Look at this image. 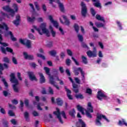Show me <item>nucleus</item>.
<instances>
[{"mask_svg":"<svg viewBox=\"0 0 127 127\" xmlns=\"http://www.w3.org/2000/svg\"><path fill=\"white\" fill-rule=\"evenodd\" d=\"M49 76L50 77V80H49L50 84H51V85H53V86L54 87H55V88H56V89H57V90H59V89H60L59 86H58L56 84V82L54 81V78H53V76H51L49 74Z\"/></svg>","mask_w":127,"mask_h":127,"instance_id":"obj_11","label":"nucleus"},{"mask_svg":"<svg viewBox=\"0 0 127 127\" xmlns=\"http://www.w3.org/2000/svg\"><path fill=\"white\" fill-rule=\"evenodd\" d=\"M23 56L25 59H28V60H32L33 59V56L29 55L26 52L23 53Z\"/></svg>","mask_w":127,"mask_h":127,"instance_id":"obj_19","label":"nucleus"},{"mask_svg":"<svg viewBox=\"0 0 127 127\" xmlns=\"http://www.w3.org/2000/svg\"><path fill=\"white\" fill-rule=\"evenodd\" d=\"M46 26L47 24L46 23H42L41 24L39 28H37L36 26L33 25L32 26V28L31 29V32H33V33H34V30H37L40 35H42V34H47L48 30H47V28H46Z\"/></svg>","mask_w":127,"mask_h":127,"instance_id":"obj_2","label":"nucleus"},{"mask_svg":"<svg viewBox=\"0 0 127 127\" xmlns=\"http://www.w3.org/2000/svg\"><path fill=\"white\" fill-rule=\"evenodd\" d=\"M19 42L23 45H25L27 48H31V42L26 39L20 38Z\"/></svg>","mask_w":127,"mask_h":127,"instance_id":"obj_9","label":"nucleus"},{"mask_svg":"<svg viewBox=\"0 0 127 127\" xmlns=\"http://www.w3.org/2000/svg\"><path fill=\"white\" fill-rule=\"evenodd\" d=\"M78 71H80L81 74V76H82V80L83 81V82L85 83V73L84 71H83V69L81 68V67H78L77 68H75L74 70V73L76 76H78L79 75V73Z\"/></svg>","mask_w":127,"mask_h":127,"instance_id":"obj_10","label":"nucleus"},{"mask_svg":"<svg viewBox=\"0 0 127 127\" xmlns=\"http://www.w3.org/2000/svg\"><path fill=\"white\" fill-rule=\"evenodd\" d=\"M56 103L58 106H62V105H63V101L62 99H61V98H57Z\"/></svg>","mask_w":127,"mask_h":127,"instance_id":"obj_25","label":"nucleus"},{"mask_svg":"<svg viewBox=\"0 0 127 127\" xmlns=\"http://www.w3.org/2000/svg\"><path fill=\"white\" fill-rule=\"evenodd\" d=\"M8 29V26H7V25H6L5 23H2V24H0V33H3L5 30L6 32L4 33V36L6 37H7V36H10L12 41H16L17 39L13 36L11 31H7Z\"/></svg>","mask_w":127,"mask_h":127,"instance_id":"obj_1","label":"nucleus"},{"mask_svg":"<svg viewBox=\"0 0 127 127\" xmlns=\"http://www.w3.org/2000/svg\"><path fill=\"white\" fill-rule=\"evenodd\" d=\"M77 109L78 111L81 112L82 115H85V109L83 108L81 106L77 105Z\"/></svg>","mask_w":127,"mask_h":127,"instance_id":"obj_24","label":"nucleus"},{"mask_svg":"<svg viewBox=\"0 0 127 127\" xmlns=\"http://www.w3.org/2000/svg\"><path fill=\"white\" fill-rule=\"evenodd\" d=\"M74 28L76 31V32H77L78 33V32H79V25H78V24H74Z\"/></svg>","mask_w":127,"mask_h":127,"instance_id":"obj_39","label":"nucleus"},{"mask_svg":"<svg viewBox=\"0 0 127 127\" xmlns=\"http://www.w3.org/2000/svg\"><path fill=\"white\" fill-rule=\"evenodd\" d=\"M5 87H6V88H7V87H8V84H7V82L6 81H5V79H3L2 80Z\"/></svg>","mask_w":127,"mask_h":127,"instance_id":"obj_49","label":"nucleus"},{"mask_svg":"<svg viewBox=\"0 0 127 127\" xmlns=\"http://www.w3.org/2000/svg\"><path fill=\"white\" fill-rule=\"evenodd\" d=\"M4 62H5L6 63H9V60L7 57H5L3 59Z\"/></svg>","mask_w":127,"mask_h":127,"instance_id":"obj_56","label":"nucleus"},{"mask_svg":"<svg viewBox=\"0 0 127 127\" xmlns=\"http://www.w3.org/2000/svg\"><path fill=\"white\" fill-rule=\"evenodd\" d=\"M3 70V65L2 64H0V75H2V71Z\"/></svg>","mask_w":127,"mask_h":127,"instance_id":"obj_41","label":"nucleus"},{"mask_svg":"<svg viewBox=\"0 0 127 127\" xmlns=\"http://www.w3.org/2000/svg\"><path fill=\"white\" fill-rule=\"evenodd\" d=\"M28 37L30 38V39H35L34 36L32 34H29L28 35Z\"/></svg>","mask_w":127,"mask_h":127,"instance_id":"obj_57","label":"nucleus"},{"mask_svg":"<svg viewBox=\"0 0 127 127\" xmlns=\"http://www.w3.org/2000/svg\"><path fill=\"white\" fill-rule=\"evenodd\" d=\"M60 57L62 59H64V57H65V52H61L60 54Z\"/></svg>","mask_w":127,"mask_h":127,"instance_id":"obj_45","label":"nucleus"},{"mask_svg":"<svg viewBox=\"0 0 127 127\" xmlns=\"http://www.w3.org/2000/svg\"><path fill=\"white\" fill-rule=\"evenodd\" d=\"M28 75L31 81H35V82H37V78H36V76H35V75H34V73L33 72H31V71L28 72Z\"/></svg>","mask_w":127,"mask_h":127,"instance_id":"obj_16","label":"nucleus"},{"mask_svg":"<svg viewBox=\"0 0 127 127\" xmlns=\"http://www.w3.org/2000/svg\"><path fill=\"white\" fill-rule=\"evenodd\" d=\"M81 6L82 15L83 16H86V14H87V6H86V4L84 2H81Z\"/></svg>","mask_w":127,"mask_h":127,"instance_id":"obj_12","label":"nucleus"},{"mask_svg":"<svg viewBox=\"0 0 127 127\" xmlns=\"http://www.w3.org/2000/svg\"><path fill=\"white\" fill-rule=\"evenodd\" d=\"M58 29L59 30V31H60L61 34H62V35H64V31L63 30V28H62V27H59V28H58Z\"/></svg>","mask_w":127,"mask_h":127,"instance_id":"obj_40","label":"nucleus"},{"mask_svg":"<svg viewBox=\"0 0 127 127\" xmlns=\"http://www.w3.org/2000/svg\"><path fill=\"white\" fill-rule=\"evenodd\" d=\"M93 106L91 102H88L87 104V110H85V113L87 117L90 119L92 118V115L90 113H94Z\"/></svg>","mask_w":127,"mask_h":127,"instance_id":"obj_8","label":"nucleus"},{"mask_svg":"<svg viewBox=\"0 0 127 127\" xmlns=\"http://www.w3.org/2000/svg\"><path fill=\"white\" fill-rule=\"evenodd\" d=\"M8 114L10 117H13L14 116V113L11 111H9Z\"/></svg>","mask_w":127,"mask_h":127,"instance_id":"obj_52","label":"nucleus"},{"mask_svg":"<svg viewBox=\"0 0 127 127\" xmlns=\"http://www.w3.org/2000/svg\"><path fill=\"white\" fill-rule=\"evenodd\" d=\"M1 41H2V37L1 36V35L0 34V44H1V46L0 47V50H1L2 53H4V54H5V51H7V52H10V53H12V52L13 51L10 48L7 47L5 50V49H4V47H6V46H8V44L2 42Z\"/></svg>","mask_w":127,"mask_h":127,"instance_id":"obj_4","label":"nucleus"},{"mask_svg":"<svg viewBox=\"0 0 127 127\" xmlns=\"http://www.w3.org/2000/svg\"><path fill=\"white\" fill-rule=\"evenodd\" d=\"M16 20H18L19 21H20V15H16Z\"/></svg>","mask_w":127,"mask_h":127,"instance_id":"obj_63","label":"nucleus"},{"mask_svg":"<svg viewBox=\"0 0 127 127\" xmlns=\"http://www.w3.org/2000/svg\"><path fill=\"white\" fill-rule=\"evenodd\" d=\"M75 114H76V112H75V110L74 109H72L69 111L70 116H71L73 118L75 117Z\"/></svg>","mask_w":127,"mask_h":127,"instance_id":"obj_33","label":"nucleus"},{"mask_svg":"<svg viewBox=\"0 0 127 127\" xmlns=\"http://www.w3.org/2000/svg\"><path fill=\"white\" fill-rule=\"evenodd\" d=\"M12 61L14 64L16 65L17 64V60H16V58L14 57L12 58Z\"/></svg>","mask_w":127,"mask_h":127,"instance_id":"obj_43","label":"nucleus"},{"mask_svg":"<svg viewBox=\"0 0 127 127\" xmlns=\"http://www.w3.org/2000/svg\"><path fill=\"white\" fill-rule=\"evenodd\" d=\"M81 58L82 59V62L84 63V64H87L88 62L87 61V58L84 56H82Z\"/></svg>","mask_w":127,"mask_h":127,"instance_id":"obj_37","label":"nucleus"},{"mask_svg":"<svg viewBox=\"0 0 127 127\" xmlns=\"http://www.w3.org/2000/svg\"><path fill=\"white\" fill-rule=\"evenodd\" d=\"M96 19H98V20H101V21H105V19L104 18V17L101 16V15L97 14L96 16Z\"/></svg>","mask_w":127,"mask_h":127,"instance_id":"obj_30","label":"nucleus"},{"mask_svg":"<svg viewBox=\"0 0 127 127\" xmlns=\"http://www.w3.org/2000/svg\"><path fill=\"white\" fill-rule=\"evenodd\" d=\"M2 9L5 11L9 12L10 14L6 15L7 18H10V17H13V16H14V11L13 9H11L9 5L3 6L2 7Z\"/></svg>","mask_w":127,"mask_h":127,"instance_id":"obj_7","label":"nucleus"},{"mask_svg":"<svg viewBox=\"0 0 127 127\" xmlns=\"http://www.w3.org/2000/svg\"><path fill=\"white\" fill-rule=\"evenodd\" d=\"M48 18H49V20H50L51 23H52L54 21H55V20H54V19L53 18V15H49Z\"/></svg>","mask_w":127,"mask_h":127,"instance_id":"obj_35","label":"nucleus"},{"mask_svg":"<svg viewBox=\"0 0 127 127\" xmlns=\"http://www.w3.org/2000/svg\"><path fill=\"white\" fill-rule=\"evenodd\" d=\"M20 21H18L17 20H14L13 21V23L14 24V25H16V26H17L18 24H19V22Z\"/></svg>","mask_w":127,"mask_h":127,"instance_id":"obj_47","label":"nucleus"},{"mask_svg":"<svg viewBox=\"0 0 127 127\" xmlns=\"http://www.w3.org/2000/svg\"><path fill=\"white\" fill-rule=\"evenodd\" d=\"M28 113H27V112H25V113H24V117H25V119H27H27H28Z\"/></svg>","mask_w":127,"mask_h":127,"instance_id":"obj_64","label":"nucleus"},{"mask_svg":"<svg viewBox=\"0 0 127 127\" xmlns=\"http://www.w3.org/2000/svg\"><path fill=\"white\" fill-rule=\"evenodd\" d=\"M10 122L12 125H16L17 124V122L15 119H12L10 120Z\"/></svg>","mask_w":127,"mask_h":127,"instance_id":"obj_51","label":"nucleus"},{"mask_svg":"<svg viewBox=\"0 0 127 127\" xmlns=\"http://www.w3.org/2000/svg\"><path fill=\"white\" fill-rule=\"evenodd\" d=\"M49 31L52 37H55V36H56V31H54L53 26L52 25H50L49 26Z\"/></svg>","mask_w":127,"mask_h":127,"instance_id":"obj_17","label":"nucleus"},{"mask_svg":"<svg viewBox=\"0 0 127 127\" xmlns=\"http://www.w3.org/2000/svg\"><path fill=\"white\" fill-rule=\"evenodd\" d=\"M97 98L98 100H101L102 99H107V96L104 93H103V91H100L98 92L97 94Z\"/></svg>","mask_w":127,"mask_h":127,"instance_id":"obj_15","label":"nucleus"},{"mask_svg":"<svg viewBox=\"0 0 127 127\" xmlns=\"http://www.w3.org/2000/svg\"><path fill=\"white\" fill-rule=\"evenodd\" d=\"M13 8H14V13L15 12H17L18 11V6H17V4L14 3L12 5Z\"/></svg>","mask_w":127,"mask_h":127,"instance_id":"obj_29","label":"nucleus"},{"mask_svg":"<svg viewBox=\"0 0 127 127\" xmlns=\"http://www.w3.org/2000/svg\"><path fill=\"white\" fill-rule=\"evenodd\" d=\"M86 54L88 57H96L97 56V52L96 51V48H93V52L88 51Z\"/></svg>","mask_w":127,"mask_h":127,"instance_id":"obj_14","label":"nucleus"},{"mask_svg":"<svg viewBox=\"0 0 127 127\" xmlns=\"http://www.w3.org/2000/svg\"><path fill=\"white\" fill-rule=\"evenodd\" d=\"M72 87L73 88V91L75 93H78L79 92V89H78V85L76 84H73Z\"/></svg>","mask_w":127,"mask_h":127,"instance_id":"obj_28","label":"nucleus"},{"mask_svg":"<svg viewBox=\"0 0 127 127\" xmlns=\"http://www.w3.org/2000/svg\"><path fill=\"white\" fill-rule=\"evenodd\" d=\"M77 37L79 41H80L81 42L83 41V39H84V38L83 37V36L81 35V34H77Z\"/></svg>","mask_w":127,"mask_h":127,"instance_id":"obj_34","label":"nucleus"},{"mask_svg":"<svg viewBox=\"0 0 127 127\" xmlns=\"http://www.w3.org/2000/svg\"><path fill=\"white\" fill-rule=\"evenodd\" d=\"M52 24L54 25V27H55L57 29L59 28V23H58V21L57 20L54 21Z\"/></svg>","mask_w":127,"mask_h":127,"instance_id":"obj_26","label":"nucleus"},{"mask_svg":"<svg viewBox=\"0 0 127 127\" xmlns=\"http://www.w3.org/2000/svg\"><path fill=\"white\" fill-rule=\"evenodd\" d=\"M65 91L67 93V95H70L71 94V90H69L67 87H65Z\"/></svg>","mask_w":127,"mask_h":127,"instance_id":"obj_55","label":"nucleus"},{"mask_svg":"<svg viewBox=\"0 0 127 127\" xmlns=\"http://www.w3.org/2000/svg\"><path fill=\"white\" fill-rule=\"evenodd\" d=\"M70 18L72 20H76V16H75V15H70Z\"/></svg>","mask_w":127,"mask_h":127,"instance_id":"obj_61","label":"nucleus"},{"mask_svg":"<svg viewBox=\"0 0 127 127\" xmlns=\"http://www.w3.org/2000/svg\"><path fill=\"white\" fill-rule=\"evenodd\" d=\"M0 112L1 114H3V115H4L5 114V110H4V109L1 108L0 110Z\"/></svg>","mask_w":127,"mask_h":127,"instance_id":"obj_58","label":"nucleus"},{"mask_svg":"<svg viewBox=\"0 0 127 127\" xmlns=\"http://www.w3.org/2000/svg\"><path fill=\"white\" fill-rule=\"evenodd\" d=\"M86 93L87 94H89V95H91L92 94V89L90 88H87L86 89Z\"/></svg>","mask_w":127,"mask_h":127,"instance_id":"obj_48","label":"nucleus"},{"mask_svg":"<svg viewBox=\"0 0 127 127\" xmlns=\"http://www.w3.org/2000/svg\"><path fill=\"white\" fill-rule=\"evenodd\" d=\"M49 93L50 95H53L54 94L53 89L51 87H49Z\"/></svg>","mask_w":127,"mask_h":127,"instance_id":"obj_50","label":"nucleus"},{"mask_svg":"<svg viewBox=\"0 0 127 127\" xmlns=\"http://www.w3.org/2000/svg\"><path fill=\"white\" fill-rule=\"evenodd\" d=\"M49 55L53 56V57H55L57 55V51L56 50H51L49 52Z\"/></svg>","mask_w":127,"mask_h":127,"instance_id":"obj_23","label":"nucleus"},{"mask_svg":"<svg viewBox=\"0 0 127 127\" xmlns=\"http://www.w3.org/2000/svg\"><path fill=\"white\" fill-rule=\"evenodd\" d=\"M77 127H86V124L81 119H79L78 123L76 125Z\"/></svg>","mask_w":127,"mask_h":127,"instance_id":"obj_20","label":"nucleus"},{"mask_svg":"<svg viewBox=\"0 0 127 127\" xmlns=\"http://www.w3.org/2000/svg\"><path fill=\"white\" fill-rule=\"evenodd\" d=\"M37 57H40V58H42L43 60H45V57L40 54H37Z\"/></svg>","mask_w":127,"mask_h":127,"instance_id":"obj_44","label":"nucleus"},{"mask_svg":"<svg viewBox=\"0 0 127 127\" xmlns=\"http://www.w3.org/2000/svg\"><path fill=\"white\" fill-rule=\"evenodd\" d=\"M49 1L50 3L51 4L53 1H55V0H49ZM57 2L59 3L61 11H62V12H65V9L64 8V5L63 4L60 3V2H59V0H57Z\"/></svg>","mask_w":127,"mask_h":127,"instance_id":"obj_13","label":"nucleus"},{"mask_svg":"<svg viewBox=\"0 0 127 127\" xmlns=\"http://www.w3.org/2000/svg\"><path fill=\"white\" fill-rule=\"evenodd\" d=\"M119 126H124V125L125 126H126V127H127V123L125 121V120L124 119L122 120V122L121 121H119Z\"/></svg>","mask_w":127,"mask_h":127,"instance_id":"obj_31","label":"nucleus"},{"mask_svg":"<svg viewBox=\"0 0 127 127\" xmlns=\"http://www.w3.org/2000/svg\"><path fill=\"white\" fill-rule=\"evenodd\" d=\"M90 11H91L92 15L94 16V15H95V14H96V12L95 11V10L94 9V8H91Z\"/></svg>","mask_w":127,"mask_h":127,"instance_id":"obj_54","label":"nucleus"},{"mask_svg":"<svg viewBox=\"0 0 127 127\" xmlns=\"http://www.w3.org/2000/svg\"><path fill=\"white\" fill-rule=\"evenodd\" d=\"M71 61L70 59H67L66 61V64L67 66H69L70 64H71Z\"/></svg>","mask_w":127,"mask_h":127,"instance_id":"obj_53","label":"nucleus"},{"mask_svg":"<svg viewBox=\"0 0 127 127\" xmlns=\"http://www.w3.org/2000/svg\"><path fill=\"white\" fill-rule=\"evenodd\" d=\"M34 5H35V6L37 10H40V7L39 6V5L38 4V2H35Z\"/></svg>","mask_w":127,"mask_h":127,"instance_id":"obj_38","label":"nucleus"},{"mask_svg":"<svg viewBox=\"0 0 127 127\" xmlns=\"http://www.w3.org/2000/svg\"><path fill=\"white\" fill-rule=\"evenodd\" d=\"M74 80L77 84H80V79L78 77H74Z\"/></svg>","mask_w":127,"mask_h":127,"instance_id":"obj_60","label":"nucleus"},{"mask_svg":"<svg viewBox=\"0 0 127 127\" xmlns=\"http://www.w3.org/2000/svg\"><path fill=\"white\" fill-rule=\"evenodd\" d=\"M66 52L69 56H72V55H73V53L72 52V51H71V50L67 49L66 50Z\"/></svg>","mask_w":127,"mask_h":127,"instance_id":"obj_42","label":"nucleus"},{"mask_svg":"<svg viewBox=\"0 0 127 127\" xmlns=\"http://www.w3.org/2000/svg\"><path fill=\"white\" fill-rule=\"evenodd\" d=\"M54 115L56 116L57 118L58 119L59 121L61 124H63V121L61 118V116H63L64 119H67L66 117V114L64 111H62L60 112V109L58 108H56V111L54 112Z\"/></svg>","mask_w":127,"mask_h":127,"instance_id":"obj_5","label":"nucleus"},{"mask_svg":"<svg viewBox=\"0 0 127 127\" xmlns=\"http://www.w3.org/2000/svg\"><path fill=\"white\" fill-rule=\"evenodd\" d=\"M26 18H27V21H28V22H31V23L34 22L35 20V17H34L33 14L31 16V17L27 15Z\"/></svg>","mask_w":127,"mask_h":127,"instance_id":"obj_18","label":"nucleus"},{"mask_svg":"<svg viewBox=\"0 0 127 127\" xmlns=\"http://www.w3.org/2000/svg\"><path fill=\"white\" fill-rule=\"evenodd\" d=\"M40 78V83H45V77H44V76L43 75V74L41 72L38 73Z\"/></svg>","mask_w":127,"mask_h":127,"instance_id":"obj_22","label":"nucleus"},{"mask_svg":"<svg viewBox=\"0 0 127 127\" xmlns=\"http://www.w3.org/2000/svg\"><path fill=\"white\" fill-rule=\"evenodd\" d=\"M95 25L98 28H100V27H105L104 24H103L102 23H99L98 22H95Z\"/></svg>","mask_w":127,"mask_h":127,"instance_id":"obj_27","label":"nucleus"},{"mask_svg":"<svg viewBox=\"0 0 127 127\" xmlns=\"http://www.w3.org/2000/svg\"><path fill=\"white\" fill-rule=\"evenodd\" d=\"M53 47V42L52 41L49 42L48 44V47L51 48V47Z\"/></svg>","mask_w":127,"mask_h":127,"instance_id":"obj_59","label":"nucleus"},{"mask_svg":"<svg viewBox=\"0 0 127 127\" xmlns=\"http://www.w3.org/2000/svg\"><path fill=\"white\" fill-rule=\"evenodd\" d=\"M102 118L104 119V120H106L107 122H110V121H109L108 119H107L106 116L100 114H98L97 115V118L95 120V125L96 126H98L99 127H101V126H102V123H101V120H102Z\"/></svg>","mask_w":127,"mask_h":127,"instance_id":"obj_6","label":"nucleus"},{"mask_svg":"<svg viewBox=\"0 0 127 127\" xmlns=\"http://www.w3.org/2000/svg\"><path fill=\"white\" fill-rule=\"evenodd\" d=\"M71 59L74 61V63L77 65L79 66V63L77 61V60L74 58V57H71Z\"/></svg>","mask_w":127,"mask_h":127,"instance_id":"obj_46","label":"nucleus"},{"mask_svg":"<svg viewBox=\"0 0 127 127\" xmlns=\"http://www.w3.org/2000/svg\"><path fill=\"white\" fill-rule=\"evenodd\" d=\"M75 98H76V99H82L84 98V96L81 94H78L75 95Z\"/></svg>","mask_w":127,"mask_h":127,"instance_id":"obj_36","label":"nucleus"},{"mask_svg":"<svg viewBox=\"0 0 127 127\" xmlns=\"http://www.w3.org/2000/svg\"><path fill=\"white\" fill-rule=\"evenodd\" d=\"M60 21L61 23H62V24H64V25H66L67 26H69V25H70V20L68 19L65 20L64 22L63 20H62L61 17H60Z\"/></svg>","mask_w":127,"mask_h":127,"instance_id":"obj_21","label":"nucleus"},{"mask_svg":"<svg viewBox=\"0 0 127 127\" xmlns=\"http://www.w3.org/2000/svg\"><path fill=\"white\" fill-rule=\"evenodd\" d=\"M29 5H30V6L32 8L33 11H35V9H34V6H33V4L30 3V4H29Z\"/></svg>","mask_w":127,"mask_h":127,"instance_id":"obj_62","label":"nucleus"},{"mask_svg":"<svg viewBox=\"0 0 127 127\" xmlns=\"http://www.w3.org/2000/svg\"><path fill=\"white\" fill-rule=\"evenodd\" d=\"M94 5L96 6V7H102L101 6V3L100 2V0H97V1L95 3H94Z\"/></svg>","mask_w":127,"mask_h":127,"instance_id":"obj_32","label":"nucleus"},{"mask_svg":"<svg viewBox=\"0 0 127 127\" xmlns=\"http://www.w3.org/2000/svg\"><path fill=\"white\" fill-rule=\"evenodd\" d=\"M10 82L14 84L13 85L14 92H15V93H18L19 91V86H18V81L17 80V79L15 78V74L11 73L10 75Z\"/></svg>","mask_w":127,"mask_h":127,"instance_id":"obj_3","label":"nucleus"}]
</instances>
